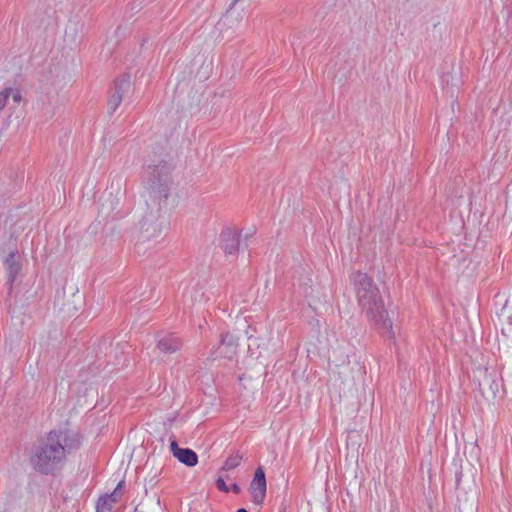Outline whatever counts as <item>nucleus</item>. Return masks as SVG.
<instances>
[{
    "label": "nucleus",
    "instance_id": "nucleus-1",
    "mask_svg": "<svg viewBox=\"0 0 512 512\" xmlns=\"http://www.w3.org/2000/svg\"><path fill=\"white\" fill-rule=\"evenodd\" d=\"M171 164L166 160L149 164L143 175L145 185L146 210L140 221V235L136 244L137 252L145 249L144 244L157 240L163 231L166 220L161 215L162 203L169 196Z\"/></svg>",
    "mask_w": 512,
    "mask_h": 512
},
{
    "label": "nucleus",
    "instance_id": "nucleus-2",
    "mask_svg": "<svg viewBox=\"0 0 512 512\" xmlns=\"http://www.w3.org/2000/svg\"><path fill=\"white\" fill-rule=\"evenodd\" d=\"M81 435L76 431L54 429L31 447L29 462L42 475H55L66 464L67 454L80 447Z\"/></svg>",
    "mask_w": 512,
    "mask_h": 512
},
{
    "label": "nucleus",
    "instance_id": "nucleus-3",
    "mask_svg": "<svg viewBox=\"0 0 512 512\" xmlns=\"http://www.w3.org/2000/svg\"><path fill=\"white\" fill-rule=\"evenodd\" d=\"M359 305L366 316L373 321L387 339L395 340L392 322L388 318L384 302L372 277L361 271L350 276Z\"/></svg>",
    "mask_w": 512,
    "mask_h": 512
},
{
    "label": "nucleus",
    "instance_id": "nucleus-4",
    "mask_svg": "<svg viewBox=\"0 0 512 512\" xmlns=\"http://www.w3.org/2000/svg\"><path fill=\"white\" fill-rule=\"evenodd\" d=\"M474 380L477 381L483 397L487 399H494L496 397L501 386V380L496 369L478 367L474 371Z\"/></svg>",
    "mask_w": 512,
    "mask_h": 512
},
{
    "label": "nucleus",
    "instance_id": "nucleus-5",
    "mask_svg": "<svg viewBox=\"0 0 512 512\" xmlns=\"http://www.w3.org/2000/svg\"><path fill=\"white\" fill-rule=\"evenodd\" d=\"M132 85L130 76L123 74L114 80L108 99V113L113 114L120 106L125 95L131 92Z\"/></svg>",
    "mask_w": 512,
    "mask_h": 512
},
{
    "label": "nucleus",
    "instance_id": "nucleus-6",
    "mask_svg": "<svg viewBox=\"0 0 512 512\" xmlns=\"http://www.w3.org/2000/svg\"><path fill=\"white\" fill-rule=\"evenodd\" d=\"M240 231L236 228H224L219 237L220 247L227 256L235 257L240 248Z\"/></svg>",
    "mask_w": 512,
    "mask_h": 512
},
{
    "label": "nucleus",
    "instance_id": "nucleus-7",
    "mask_svg": "<svg viewBox=\"0 0 512 512\" xmlns=\"http://www.w3.org/2000/svg\"><path fill=\"white\" fill-rule=\"evenodd\" d=\"M7 256L4 258V265L6 268L8 280L7 284L9 285L8 296L10 297L12 294V286L16 279V276L21 271V264L19 261V255L16 245H12L6 249Z\"/></svg>",
    "mask_w": 512,
    "mask_h": 512
},
{
    "label": "nucleus",
    "instance_id": "nucleus-8",
    "mask_svg": "<svg viewBox=\"0 0 512 512\" xmlns=\"http://www.w3.org/2000/svg\"><path fill=\"white\" fill-rule=\"evenodd\" d=\"M267 482L262 467H258L250 483V493L255 504H262L266 496Z\"/></svg>",
    "mask_w": 512,
    "mask_h": 512
},
{
    "label": "nucleus",
    "instance_id": "nucleus-9",
    "mask_svg": "<svg viewBox=\"0 0 512 512\" xmlns=\"http://www.w3.org/2000/svg\"><path fill=\"white\" fill-rule=\"evenodd\" d=\"M170 450L172 455L188 467H194L198 463V455L190 448H180L175 436L170 437Z\"/></svg>",
    "mask_w": 512,
    "mask_h": 512
},
{
    "label": "nucleus",
    "instance_id": "nucleus-10",
    "mask_svg": "<svg viewBox=\"0 0 512 512\" xmlns=\"http://www.w3.org/2000/svg\"><path fill=\"white\" fill-rule=\"evenodd\" d=\"M182 347V341L173 334L164 335L157 342V348L165 354L177 352Z\"/></svg>",
    "mask_w": 512,
    "mask_h": 512
},
{
    "label": "nucleus",
    "instance_id": "nucleus-11",
    "mask_svg": "<svg viewBox=\"0 0 512 512\" xmlns=\"http://www.w3.org/2000/svg\"><path fill=\"white\" fill-rule=\"evenodd\" d=\"M248 338V350L251 355H256L259 357L261 355V349H266L268 345V338L255 336L254 334H249V330L245 331Z\"/></svg>",
    "mask_w": 512,
    "mask_h": 512
},
{
    "label": "nucleus",
    "instance_id": "nucleus-12",
    "mask_svg": "<svg viewBox=\"0 0 512 512\" xmlns=\"http://www.w3.org/2000/svg\"><path fill=\"white\" fill-rule=\"evenodd\" d=\"M242 458L243 457L239 452H236L235 454L230 455L225 460L221 469L224 471H229V470L235 469L236 467H238L240 465Z\"/></svg>",
    "mask_w": 512,
    "mask_h": 512
},
{
    "label": "nucleus",
    "instance_id": "nucleus-13",
    "mask_svg": "<svg viewBox=\"0 0 512 512\" xmlns=\"http://www.w3.org/2000/svg\"><path fill=\"white\" fill-rule=\"evenodd\" d=\"M112 503L107 499V494L99 497L96 504V512H111Z\"/></svg>",
    "mask_w": 512,
    "mask_h": 512
},
{
    "label": "nucleus",
    "instance_id": "nucleus-14",
    "mask_svg": "<svg viewBox=\"0 0 512 512\" xmlns=\"http://www.w3.org/2000/svg\"><path fill=\"white\" fill-rule=\"evenodd\" d=\"M124 486H125V482L124 480H121L116 488L114 489V491L111 493V494H107V499L111 502V503H115L118 501V498L124 493Z\"/></svg>",
    "mask_w": 512,
    "mask_h": 512
},
{
    "label": "nucleus",
    "instance_id": "nucleus-15",
    "mask_svg": "<svg viewBox=\"0 0 512 512\" xmlns=\"http://www.w3.org/2000/svg\"><path fill=\"white\" fill-rule=\"evenodd\" d=\"M57 305H61L59 310L64 314V316H67V317H73L76 314V312L78 311L76 306L71 305L70 303H64V302L60 303L59 300H57Z\"/></svg>",
    "mask_w": 512,
    "mask_h": 512
},
{
    "label": "nucleus",
    "instance_id": "nucleus-16",
    "mask_svg": "<svg viewBox=\"0 0 512 512\" xmlns=\"http://www.w3.org/2000/svg\"><path fill=\"white\" fill-rule=\"evenodd\" d=\"M221 344L227 347H235L237 345L236 338L230 333L222 334Z\"/></svg>",
    "mask_w": 512,
    "mask_h": 512
},
{
    "label": "nucleus",
    "instance_id": "nucleus-17",
    "mask_svg": "<svg viewBox=\"0 0 512 512\" xmlns=\"http://www.w3.org/2000/svg\"><path fill=\"white\" fill-rule=\"evenodd\" d=\"M9 90V99L12 98L13 102L19 104L22 100L21 92L16 88H7Z\"/></svg>",
    "mask_w": 512,
    "mask_h": 512
},
{
    "label": "nucleus",
    "instance_id": "nucleus-18",
    "mask_svg": "<svg viewBox=\"0 0 512 512\" xmlns=\"http://www.w3.org/2000/svg\"><path fill=\"white\" fill-rule=\"evenodd\" d=\"M20 341V335L19 333H15L11 335L10 338L5 339V346L9 345L10 352L13 350V344H18Z\"/></svg>",
    "mask_w": 512,
    "mask_h": 512
},
{
    "label": "nucleus",
    "instance_id": "nucleus-19",
    "mask_svg": "<svg viewBox=\"0 0 512 512\" xmlns=\"http://www.w3.org/2000/svg\"><path fill=\"white\" fill-rule=\"evenodd\" d=\"M9 100V90L7 88L3 89L0 92V110L4 109L8 104Z\"/></svg>",
    "mask_w": 512,
    "mask_h": 512
},
{
    "label": "nucleus",
    "instance_id": "nucleus-20",
    "mask_svg": "<svg viewBox=\"0 0 512 512\" xmlns=\"http://www.w3.org/2000/svg\"><path fill=\"white\" fill-rule=\"evenodd\" d=\"M216 487L220 491L225 492V493H228L230 491V487L227 486V484L225 483V480L222 477H218L217 478V480H216Z\"/></svg>",
    "mask_w": 512,
    "mask_h": 512
},
{
    "label": "nucleus",
    "instance_id": "nucleus-21",
    "mask_svg": "<svg viewBox=\"0 0 512 512\" xmlns=\"http://www.w3.org/2000/svg\"><path fill=\"white\" fill-rule=\"evenodd\" d=\"M121 186H122V179L118 178V179H114L112 181L110 188L115 189L116 194L118 195L121 193Z\"/></svg>",
    "mask_w": 512,
    "mask_h": 512
},
{
    "label": "nucleus",
    "instance_id": "nucleus-22",
    "mask_svg": "<svg viewBox=\"0 0 512 512\" xmlns=\"http://www.w3.org/2000/svg\"><path fill=\"white\" fill-rule=\"evenodd\" d=\"M230 490H232L235 494H239L241 492V488L237 483H233L230 487Z\"/></svg>",
    "mask_w": 512,
    "mask_h": 512
},
{
    "label": "nucleus",
    "instance_id": "nucleus-23",
    "mask_svg": "<svg viewBox=\"0 0 512 512\" xmlns=\"http://www.w3.org/2000/svg\"><path fill=\"white\" fill-rule=\"evenodd\" d=\"M246 330H249V334H254L256 332V329L252 326H248Z\"/></svg>",
    "mask_w": 512,
    "mask_h": 512
},
{
    "label": "nucleus",
    "instance_id": "nucleus-24",
    "mask_svg": "<svg viewBox=\"0 0 512 512\" xmlns=\"http://www.w3.org/2000/svg\"><path fill=\"white\" fill-rule=\"evenodd\" d=\"M118 202H119V199L116 197V202H115V204H114V202H112V203H111V204H112V206H111V209H112V210H115V209L117 208V204H118Z\"/></svg>",
    "mask_w": 512,
    "mask_h": 512
},
{
    "label": "nucleus",
    "instance_id": "nucleus-25",
    "mask_svg": "<svg viewBox=\"0 0 512 512\" xmlns=\"http://www.w3.org/2000/svg\"><path fill=\"white\" fill-rule=\"evenodd\" d=\"M449 77H450L449 75H445V76H443V77H442V81H443V82H446V83L448 84V82H449Z\"/></svg>",
    "mask_w": 512,
    "mask_h": 512
},
{
    "label": "nucleus",
    "instance_id": "nucleus-26",
    "mask_svg": "<svg viewBox=\"0 0 512 512\" xmlns=\"http://www.w3.org/2000/svg\"><path fill=\"white\" fill-rule=\"evenodd\" d=\"M237 512H248L245 508H239Z\"/></svg>",
    "mask_w": 512,
    "mask_h": 512
},
{
    "label": "nucleus",
    "instance_id": "nucleus-27",
    "mask_svg": "<svg viewBox=\"0 0 512 512\" xmlns=\"http://www.w3.org/2000/svg\"><path fill=\"white\" fill-rule=\"evenodd\" d=\"M280 512H288L286 507H283Z\"/></svg>",
    "mask_w": 512,
    "mask_h": 512
},
{
    "label": "nucleus",
    "instance_id": "nucleus-28",
    "mask_svg": "<svg viewBox=\"0 0 512 512\" xmlns=\"http://www.w3.org/2000/svg\"><path fill=\"white\" fill-rule=\"evenodd\" d=\"M135 512H143V511H139L138 508L135 509Z\"/></svg>",
    "mask_w": 512,
    "mask_h": 512
}]
</instances>
